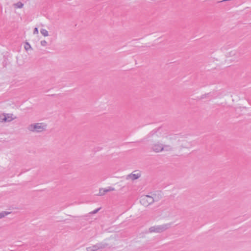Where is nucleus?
I'll return each instance as SVG.
<instances>
[{
    "label": "nucleus",
    "instance_id": "f257e3e1",
    "mask_svg": "<svg viewBox=\"0 0 251 251\" xmlns=\"http://www.w3.org/2000/svg\"><path fill=\"white\" fill-rule=\"evenodd\" d=\"M46 126L43 123H36L31 124L27 127V129L30 131L40 132L46 129Z\"/></svg>",
    "mask_w": 251,
    "mask_h": 251
},
{
    "label": "nucleus",
    "instance_id": "f03ea898",
    "mask_svg": "<svg viewBox=\"0 0 251 251\" xmlns=\"http://www.w3.org/2000/svg\"><path fill=\"white\" fill-rule=\"evenodd\" d=\"M171 227V224H165L161 225H158L152 226L149 228L150 232L160 233L163 232Z\"/></svg>",
    "mask_w": 251,
    "mask_h": 251
},
{
    "label": "nucleus",
    "instance_id": "7ed1b4c3",
    "mask_svg": "<svg viewBox=\"0 0 251 251\" xmlns=\"http://www.w3.org/2000/svg\"><path fill=\"white\" fill-rule=\"evenodd\" d=\"M153 201V198L149 195L143 196L140 198L141 203L145 206H148L150 204L152 203Z\"/></svg>",
    "mask_w": 251,
    "mask_h": 251
},
{
    "label": "nucleus",
    "instance_id": "20e7f679",
    "mask_svg": "<svg viewBox=\"0 0 251 251\" xmlns=\"http://www.w3.org/2000/svg\"><path fill=\"white\" fill-rule=\"evenodd\" d=\"M13 120V118L9 114H1L0 115V122H9Z\"/></svg>",
    "mask_w": 251,
    "mask_h": 251
},
{
    "label": "nucleus",
    "instance_id": "39448f33",
    "mask_svg": "<svg viewBox=\"0 0 251 251\" xmlns=\"http://www.w3.org/2000/svg\"><path fill=\"white\" fill-rule=\"evenodd\" d=\"M104 247V246L102 243H99L91 247L87 248V251H95L99 249H101Z\"/></svg>",
    "mask_w": 251,
    "mask_h": 251
},
{
    "label": "nucleus",
    "instance_id": "423d86ee",
    "mask_svg": "<svg viewBox=\"0 0 251 251\" xmlns=\"http://www.w3.org/2000/svg\"><path fill=\"white\" fill-rule=\"evenodd\" d=\"M155 150L156 151V152H159L162 151H170L172 150V148L169 145H163L159 146L158 149L155 148Z\"/></svg>",
    "mask_w": 251,
    "mask_h": 251
},
{
    "label": "nucleus",
    "instance_id": "0eeeda50",
    "mask_svg": "<svg viewBox=\"0 0 251 251\" xmlns=\"http://www.w3.org/2000/svg\"><path fill=\"white\" fill-rule=\"evenodd\" d=\"M141 176V175L140 173L137 174H131L127 176V178L129 179H131L132 180H135L136 179H138L139 177H140Z\"/></svg>",
    "mask_w": 251,
    "mask_h": 251
},
{
    "label": "nucleus",
    "instance_id": "6e6552de",
    "mask_svg": "<svg viewBox=\"0 0 251 251\" xmlns=\"http://www.w3.org/2000/svg\"><path fill=\"white\" fill-rule=\"evenodd\" d=\"M163 146V145L161 144H160L159 143L154 144L152 145V146L151 147V149H152L153 151H154V152H156V151L155 150V148H158V149L159 146Z\"/></svg>",
    "mask_w": 251,
    "mask_h": 251
},
{
    "label": "nucleus",
    "instance_id": "1a4fd4ad",
    "mask_svg": "<svg viewBox=\"0 0 251 251\" xmlns=\"http://www.w3.org/2000/svg\"><path fill=\"white\" fill-rule=\"evenodd\" d=\"M40 32L44 36L46 37L49 35L48 31L46 29H41L40 30Z\"/></svg>",
    "mask_w": 251,
    "mask_h": 251
},
{
    "label": "nucleus",
    "instance_id": "9d476101",
    "mask_svg": "<svg viewBox=\"0 0 251 251\" xmlns=\"http://www.w3.org/2000/svg\"><path fill=\"white\" fill-rule=\"evenodd\" d=\"M103 189H104V192H105V193H106L108 192L113 191L115 190V189L112 187H108L107 188H105Z\"/></svg>",
    "mask_w": 251,
    "mask_h": 251
},
{
    "label": "nucleus",
    "instance_id": "9b49d317",
    "mask_svg": "<svg viewBox=\"0 0 251 251\" xmlns=\"http://www.w3.org/2000/svg\"><path fill=\"white\" fill-rule=\"evenodd\" d=\"M24 4L21 2H18L15 4H14V6L16 8H21L23 6Z\"/></svg>",
    "mask_w": 251,
    "mask_h": 251
},
{
    "label": "nucleus",
    "instance_id": "f8f14e48",
    "mask_svg": "<svg viewBox=\"0 0 251 251\" xmlns=\"http://www.w3.org/2000/svg\"><path fill=\"white\" fill-rule=\"evenodd\" d=\"M25 49L26 50H28L31 49V47L30 45L28 42H26L25 45Z\"/></svg>",
    "mask_w": 251,
    "mask_h": 251
},
{
    "label": "nucleus",
    "instance_id": "ddd939ff",
    "mask_svg": "<svg viewBox=\"0 0 251 251\" xmlns=\"http://www.w3.org/2000/svg\"><path fill=\"white\" fill-rule=\"evenodd\" d=\"M9 213H10L9 212H2L0 213V219L4 217L5 216L8 215Z\"/></svg>",
    "mask_w": 251,
    "mask_h": 251
},
{
    "label": "nucleus",
    "instance_id": "4468645a",
    "mask_svg": "<svg viewBox=\"0 0 251 251\" xmlns=\"http://www.w3.org/2000/svg\"><path fill=\"white\" fill-rule=\"evenodd\" d=\"M105 192H104V189L103 188H100L99 190V195L100 196H102L105 194Z\"/></svg>",
    "mask_w": 251,
    "mask_h": 251
},
{
    "label": "nucleus",
    "instance_id": "2eb2a0df",
    "mask_svg": "<svg viewBox=\"0 0 251 251\" xmlns=\"http://www.w3.org/2000/svg\"><path fill=\"white\" fill-rule=\"evenodd\" d=\"M100 208H98L94 210H93V211L91 212L90 213V214H96L100 210Z\"/></svg>",
    "mask_w": 251,
    "mask_h": 251
},
{
    "label": "nucleus",
    "instance_id": "dca6fc26",
    "mask_svg": "<svg viewBox=\"0 0 251 251\" xmlns=\"http://www.w3.org/2000/svg\"><path fill=\"white\" fill-rule=\"evenodd\" d=\"M41 45L42 46H47V42L45 40H42L41 41Z\"/></svg>",
    "mask_w": 251,
    "mask_h": 251
},
{
    "label": "nucleus",
    "instance_id": "f3484780",
    "mask_svg": "<svg viewBox=\"0 0 251 251\" xmlns=\"http://www.w3.org/2000/svg\"><path fill=\"white\" fill-rule=\"evenodd\" d=\"M33 33L34 34H37L38 33V29L37 27H35L34 30H33Z\"/></svg>",
    "mask_w": 251,
    "mask_h": 251
}]
</instances>
